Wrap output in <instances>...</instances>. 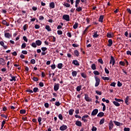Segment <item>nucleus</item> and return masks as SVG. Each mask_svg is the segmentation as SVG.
<instances>
[{"instance_id": "nucleus-1", "label": "nucleus", "mask_w": 131, "mask_h": 131, "mask_svg": "<svg viewBox=\"0 0 131 131\" xmlns=\"http://www.w3.org/2000/svg\"><path fill=\"white\" fill-rule=\"evenodd\" d=\"M95 78L96 81L95 86L97 88V86H99V85L100 84V78L97 76H96Z\"/></svg>"}, {"instance_id": "nucleus-2", "label": "nucleus", "mask_w": 131, "mask_h": 131, "mask_svg": "<svg viewBox=\"0 0 131 131\" xmlns=\"http://www.w3.org/2000/svg\"><path fill=\"white\" fill-rule=\"evenodd\" d=\"M63 20H66V21H70V17L69 16V15L65 14L63 15Z\"/></svg>"}, {"instance_id": "nucleus-3", "label": "nucleus", "mask_w": 131, "mask_h": 131, "mask_svg": "<svg viewBox=\"0 0 131 131\" xmlns=\"http://www.w3.org/2000/svg\"><path fill=\"white\" fill-rule=\"evenodd\" d=\"M114 124H113V121H112V120H111L109 124H108V127H109V130H112V128H113V126H114Z\"/></svg>"}, {"instance_id": "nucleus-4", "label": "nucleus", "mask_w": 131, "mask_h": 131, "mask_svg": "<svg viewBox=\"0 0 131 131\" xmlns=\"http://www.w3.org/2000/svg\"><path fill=\"white\" fill-rule=\"evenodd\" d=\"M59 88H60V84L59 83L54 84V90L55 92H57L59 90Z\"/></svg>"}, {"instance_id": "nucleus-5", "label": "nucleus", "mask_w": 131, "mask_h": 131, "mask_svg": "<svg viewBox=\"0 0 131 131\" xmlns=\"http://www.w3.org/2000/svg\"><path fill=\"white\" fill-rule=\"evenodd\" d=\"M110 64H113V66H114V64H115V59L114 58V57L113 56L111 57Z\"/></svg>"}, {"instance_id": "nucleus-6", "label": "nucleus", "mask_w": 131, "mask_h": 131, "mask_svg": "<svg viewBox=\"0 0 131 131\" xmlns=\"http://www.w3.org/2000/svg\"><path fill=\"white\" fill-rule=\"evenodd\" d=\"M88 117H89V115H84L82 117V121H83L84 122H88V120L86 119V118H88Z\"/></svg>"}, {"instance_id": "nucleus-7", "label": "nucleus", "mask_w": 131, "mask_h": 131, "mask_svg": "<svg viewBox=\"0 0 131 131\" xmlns=\"http://www.w3.org/2000/svg\"><path fill=\"white\" fill-rule=\"evenodd\" d=\"M98 112L99 111L98 110V109H95L92 112L91 115H92L93 116H95V115H97V114H98Z\"/></svg>"}, {"instance_id": "nucleus-8", "label": "nucleus", "mask_w": 131, "mask_h": 131, "mask_svg": "<svg viewBox=\"0 0 131 131\" xmlns=\"http://www.w3.org/2000/svg\"><path fill=\"white\" fill-rule=\"evenodd\" d=\"M9 76H10V77L11 78V79H10L11 81H16V76H13L12 74H10L9 75Z\"/></svg>"}, {"instance_id": "nucleus-9", "label": "nucleus", "mask_w": 131, "mask_h": 131, "mask_svg": "<svg viewBox=\"0 0 131 131\" xmlns=\"http://www.w3.org/2000/svg\"><path fill=\"white\" fill-rule=\"evenodd\" d=\"M0 45H1V46H2V47H3V48H4L5 50H7V49H8V46L5 45V42H4V41H0Z\"/></svg>"}, {"instance_id": "nucleus-10", "label": "nucleus", "mask_w": 131, "mask_h": 131, "mask_svg": "<svg viewBox=\"0 0 131 131\" xmlns=\"http://www.w3.org/2000/svg\"><path fill=\"white\" fill-rule=\"evenodd\" d=\"M85 100L87 101V102H92V99L90 98L89 97V95L85 94Z\"/></svg>"}, {"instance_id": "nucleus-11", "label": "nucleus", "mask_w": 131, "mask_h": 131, "mask_svg": "<svg viewBox=\"0 0 131 131\" xmlns=\"http://www.w3.org/2000/svg\"><path fill=\"white\" fill-rule=\"evenodd\" d=\"M5 37H6V38H11V37H12V34L9 33H5Z\"/></svg>"}, {"instance_id": "nucleus-12", "label": "nucleus", "mask_w": 131, "mask_h": 131, "mask_svg": "<svg viewBox=\"0 0 131 131\" xmlns=\"http://www.w3.org/2000/svg\"><path fill=\"white\" fill-rule=\"evenodd\" d=\"M0 64L1 65H6V61L3 58L0 57Z\"/></svg>"}, {"instance_id": "nucleus-13", "label": "nucleus", "mask_w": 131, "mask_h": 131, "mask_svg": "<svg viewBox=\"0 0 131 131\" xmlns=\"http://www.w3.org/2000/svg\"><path fill=\"white\" fill-rule=\"evenodd\" d=\"M60 130H66V129H67V126L66 125H63L60 127Z\"/></svg>"}, {"instance_id": "nucleus-14", "label": "nucleus", "mask_w": 131, "mask_h": 131, "mask_svg": "<svg viewBox=\"0 0 131 131\" xmlns=\"http://www.w3.org/2000/svg\"><path fill=\"white\" fill-rule=\"evenodd\" d=\"M76 125L77 126H81L82 125V123L80 121H76L75 123Z\"/></svg>"}, {"instance_id": "nucleus-15", "label": "nucleus", "mask_w": 131, "mask_h": 131, "mask_svg": "<svg viewBox=\"0 0 131 131\" xmlns=\"http://www.w3.org/2000/svg\"><path fill=\"white\" fill-rule=\"evenodd\" d=\"M114 122L115 124L116 125H117V126H121V125H122V124H123L122 123H121L119 122H117L116 121H114Z\"/></svg>"}, {"instance_id": "nucleus-16", "label": "nucleus", "mask_w": 131, "mask_h": 131, "mask_svg": "<svg viewBox=\"0 0 131 131\" xmlns=\"http://www.w3.org/2000/svg\"><path fill=\"white\" fill-rule=\"evenodd\" d=\"M72 63L73 64H74V65H75L76 66H79V63L77 60H73Z\"/></svg>"}, {"instance_id": "nucleus-17", "label": "nucleus", "mask_w": 131, "mask_h": 131, "mask_svg": "<svg viewBox=\"0 0 131 131\" xmlns=\"http://www.w3.org/2000/svg\"><path fill=\"white\" fill-rule=\"evenodd\" d=\"M50 9H54L55 8V3H54V2L50 3Z\"/></svg>"}, {"instance_id": "nucleus-18", "label": "nucleus", "mask_w": 131, "mask_h": 131, "mask_svg": "<svg viewBox=\"0 0 131 131\" xmlns=\"http://www.w3.org/2000/svg\"><path fill=\"white\" fill-rule=\"evenodd\" d=\"M41 43H42V42H41V41H40V40H37L36 41V45L37 46H41Z\"/></svg>"}, {"instance_id": "nucleus-19", "label": "nucleus", "mask_w": 131, "mask_h": 131, "mask_svg": "<svg viewBox=\"0 0 131 131\" xmlns=\"http://www.w3.org/2000/svg\"><path fill=\"white\" fill-rule=\"evenodd\" d=\"M113 103L116 107H119V106H120V103H118L117 101H114Z\"/></svg>"}, {"instance_id": "nucleus-20", "label": "nucleus", "mask_w": 131, "mask_h": 131, "mask_svg": "<svg viewBox=\"0 0 131 131\" xmlns=\"http://www.w3.org/2000/svg\"><path fill=\"white\" fill-rule=\"evenodd\" d=\"M107 37L109 38H111V37H113V33H107L106 35Z\"/></svg>"}, {"instance_id": "nucleus-21", "label": "nucleus", "mask_w": 131, "mask_h": 131, "mask_svg": "<svg viewBox=\"0 0 131 131\" xmlns=\"http://www.w3.org/2000/svg\"><path fill=\"white\" fill-rule=\"evenodd\" d=\"M129 100V97L127 96L125 99V103L126 105H128V101Z\"/></svg>"}, {"instance_id": "nucleus-22", "label": "nucleus", "mask_w": 131, "mask_h": 131, "mask_svg": "<svg viewBox=\"0 0 131 131\" xmlns=\"http://www.w3.org/2000/svg\"><path fill=\"white\" fill-rule=\"evenodd\" d=\"M72 75L73 76V77H76V75H77V72L74 71L72 73Z\"/></svg>"}, {"instance_id": "nucleus-23", "label": "nucleus", "mask_w": 131, "mask_h": 131, "mask_svg": "<svg viewBox=\"0 0 131 131\" xmlns=\"http://www.w3.org/2000/svg\"><path fill=\"white\" fill-rule=\"evenodd\" d=\"M108 41V46L111 47V46H112L113 43V41H112V39H109Z\"/></svg>"}, {"instance_id": "nucleus-24", "label": "nucleus", "mask_w": 131, "mask_h": 131, "mask_svg": "<svg viewBox=\"0 0 131 131\" xmlns=\"http://www.w3.org/2000/svg\"><path fill=\"white\" fill-rule=\"evenodd\" d=\"M99 36V34H98V31H96L94 33V35H93V37L95 38H97Z\"/></svg>"}, {"instance_id": "nucleus-25", "label": "nucleus", "mask_w": 131, "mask_h": 131, "mask_svg": "<svg viewBox=\"0 0 131 131\" xmlns=\"http://www.w3.org/2000/svg\"><path fill=\"white\" fill-rule=\"evenodd\" d=\"M98 117H103L104 116V113L103 112H100L97 115Z\"/></svg>"}, {"instance_id": "nucleus-26", "label": "nucleus", "mask_w": 131, "mask_h": 131, "mask_svg": "<svg viewBox=\"0 0 131 131\" xmlns=\"http://www.w3.org/2000/svg\"><path fill=\"white\" fill-rule=\"evenodd\" d=\"M74 112V110L71 109L69 111V113L70 115H73V113Z\"/></svg>"}, {"instance_id": "nucleus-27", "label": "nucleus", "mask_w": 131, "mask_h": 131, "mask_svg": "<svg viewBox=\"0 0 131 131\" xmlns=\"http://www.w3.org/2000/svg\"><path fill=\"white\" fill-rule=\"evenodd\" d=\"M64 7H66V8H70V4L69 3H64L63 4Z\"/></svg>"}, {"instance_id": "nucleus-28", "label": "nucleus", "mask_w": 131, "mask_h": 131, "mask_svg": "<svg viewBox=\"0 0 131 131\" xmlns=\"http://www.w3.org/2000/svg\"><path fill=\"white\" fill-rule=\"evenodd\" d=\"M2 23L4 25H6L7 26H9V24H8V23L7 22V21H6V20H3Z\"/></svg>"}, {"instance_id": "nucleus-29", "label": "nucleus", "mask_w": 131, "mask_h": 131, "mask_svg": "<svg viewBox=\"0 0 131 131\" xmlns=\"http://www.w3.org/2000/svg\"><path fill=\"white\" fill-rule=\"evenodd\" d=\"M46 29L48 30V31H52V30L51 29V27H50V26L47 25L45 27Z\"/></svg>"}, {"instance_id": "nucleus-30", "label": "nucleus", "mask_w": 131, "mask_h": 131, "mask_svg": "<svg viewBox=\"0 0 131 131\" xmlns=\"http://www.w3.org/2000/svg\"><path fill=\"white\" fill-rule=\"evenodd\" d=\"M91 68L93 70H96V69H97V68H96V64L93 63L91 66Z\"/></svg>"}, {"instance_id": "nucleus-31", "label": "nucleus", "mask_w": 131, "mask_h": 131, "mask_svg": "<svg viewBox=\"0 0 131 131\" xmlns=\"http://www.w3.org/2000/svg\"><path fill=\"white\" fill-rule=\"evenodd\" d=\"M77 27H78V23H75L73 26V28L74 29H77Z\"/></svg>"}, {"instance_id": "nucleus-32", "label": "nucleus", "mask_w": 131, "mask_h": 131, "mask_svg": "<svg viewBox=\"0 0 131 131\" xmlns=\"http://www.w3.org/2000/svg\"><path fill=\"white\" fill-rule=\"evenodd\" d=\"M104 19V16L103 15H101L99 19V22H103V19Z\"/></svg>"}, {"instance_id": "nucleus-33", "label": "nucleus", "mask_w": 131, "mask_h": 131, "mask_svg": "<svg viewBox=\"0 0 131 131\" xmlns=\"http://www.w3.org/2000/svg\"><path fill=\"white\" fill-rule=\"evenodd\" d=\"M74 54L77 57H78V56H79V52H78V51L77 50L74 51Z\"/></svg>"}, {"instance_id": "nucleus-34", "label": "nucleus", "mask_w": 131, "mask_h": 131, "mask_svg": "<svg viewBox=\"0 0 131 131\" xmlns=\"http://www.w3.org/2000/svg\"><path fill=\"white\" fill-rule=\"evenodd\" d=\"M101 78L103 80H109V79H110L109 77H108L102 76V77H101Z\"/></svg>"}, {"instance_id": "nucleus-35", "label": "nucleus", "mask_w": 131, "mask_h": 131, "mask_svg": "<svg viewBox=\"0 0 131 131\" xmlns=\"http://www.w3.org/2000/svg\"><path fill=\"white\" fill-rule=\"evenodd\" d=\"M76 10L77 12H80L81 11H82V8L79 7H77Z\"/></svg>"}, {"instance_id": "nucleus-36", "label": "nucleus", "mask_w": 131, "mask_h": 131, "mask_svg": "<svg viewBox=\"0 0 131 131\" xmlns=\"http://www.w3.org/2000/svg\"><path fill=\"white\" fill-rule=\"evenodd\" d=\"M20 114H25L26 113V111L25 110H21L20 111Z\"/></svg>"}, {"instance_id": "nucleus-37", "label": "nucleus", "mask_w": 131, "mask_h": 131, "mask_svg": "<svg viewBox=\"0 0 131 131\" xmlns=\"http://www.w3.org/2000/svg\"><path fill=\"white\" fill-rule=\"evenodd\" d=\"M116 102H123V100L121 99L115 98Z\"/></svg>"}, {"instance_id": "nucleus-38", "label": "nucleus", "mask_w": 131, "mask_h": 131, "mask_svg": "<svg viewBox=\"0 0 131 131\" xmlns=\"http://www.w3.org/2000/svg\"><path fill=\"white\" fill-rule=\"evenodd\" d=\"M62 66H63V64H62V63H58V66H57L58 69H62Z\"/></svg>"}, {"instance_id": "nucleus-39", "label": "nucleus", "mask_w": 131, "mask_h": 131, "mask_svg": "<svg viewBox=\"0 0 131 131\" xmlns=\"http://www.w3.org/2000/svg\"><path fill=\"white\" fill-rule=\"evenodd\" d=\"M58 118L60 120H63V116L62 115V114H59L58 115Z\"/></svg>"}, {"instance_id": "nucleus-40", "label": "nucleus", "mask_w": 131, "mask_h": 131, "mask_svg": "<svg viewBox=\"0 0 131 131\" xmlns=\"http://www.w3.org/2000/svg\"><path fill=\"white\" fill-rule=\"evenodd\" d=\"M93 73L95 74V75H100V73H99L98 71H94Z\"/></svg>"}, {"instance_id": "nucleus-41", "label": "nucleus", "mask_w": 131, "mask_h": 131, "mask_svg": "<svg viewBox=\"0 0 131 131\" xmlns=\"http://www.w3.org/2000/svg\"><path fill=\"white\" fill-rule=\"evenodd\" d=\"M37 45H36V43L35 42H33L32 43V45H31V46L33 47V48H36V47Z\"/></svg>"}, {"instance_id": "nucleus-42", "label": "nucleus", "mask_w": 131, "mask_h": 131, "mask_svg": "<svg viewBox=\"0 0 131 131\" xmlns=\"http://www.w3.org/2000/svg\"><path fill=\"white\" fill-rule=\"evenodd\" d=\"M81 75L82 77H83V78H86V74H85L84 73H81Z\"/></svg>"}, {"instance_id": "nucleus-43", "label": "nucleus", "mask_w": 131, "mask_h": 131, "mask_svg": "<svg viewBox=\"0 0 131 131\" xmlns=\"http://www.w3.org/2000/svg\"><path fill=\"white\" fill-rule=\"evenodd\" d=\"M105 121V119L103 118L100 121L99 124H103Z\"/></svg>"}, {"instance_id": "nucleus-44", "label": "nucleus", "mask_w": 131, "mask_h": 131, "mask_svg": "<svg viewBox=\"0 0 131 131\" xmlns=\"http://www.w3.org/2000/svg\"><path fill=\"white\" fill-rule=\"evenodd\" d=\"M23 28H24V31H25L27 29V28H28V26L26 24L24 26Z\"/></svg>"}, {"instance_id": "nucleus-45", "label": "nucleus", "mask_w": 131, "mask_h": 131, "mask_svg": "<svg viewBox=\"0 0 131 131\" xmlns=\"http://www.w3.org/2000/svg\"><path fill=\"white\" fill-rule=\"evenodd\" d=\"M26 48V43L24 42L21 45V49H25Z\"/></svg>"}, {"instance_id": "nucleus-46", "label": "nucleus", "mask_w": 131, "mask_h": 131, "mask_svg": "<svg viewBox=\"0 0 131 131\" xmlns=\"http://www.w3.org/2000/svg\"><path fill=\"white\" fill-rule=\"evenodd\" d=\"M76 90L77 92H80V90H81V86H78Z\"/></svg>"}, {"instance_id": "nucleus-47", "label": "nucleus", "mask_w": 131, "mask_h": 131, "mask_svg": "<svg viewBox=\"0 0 131 131\" xmlns=\"http://www.w3.org/2000/svg\"><path fill=\"white\" fill-rule=\"evenodd\" d=\"M41 50H42V52H46V51L48 50V48H47L46 47H42L41 48Z\"/></svg>"}, {"instance_id": "nucleus-48", "label": "nucleus", "mask_w": 131, "mask_h": 131, "mask_svg": "<svg viewBox=\"0 0 131 131\" xmlns=\"http://www.w3.org/2000/svg\"><path fill=\"white\" fill-rule=\"evenodd\" d=\"M98 62H99V63H100V64H104V62L103 61V59H99Z\"/></svg>"}, {"instance_id": "nucleus-49", "label": "nucleus", "mask_w": 131, "mask_h": 131, "mask_svg": "<svg viewBox=\"0 0 131 131\" xmlns=\"http://www.w3.org/2000/svg\"><path fill=\"white\" fill-rule=\"evenodd\" d=\"M104 70H105V73H106V74H109V73H110L109 70L107 68H105Z\"/></svg>"}, {"instance_id": "nucleus-50", "label": "nucleus", "mask_w": 131, "mask_h": 131, "mask_svg": "<svg viewBox=\"0 0 131 131\" xmlns=\"http://www.w3.org/2000/svg\"><path fill=\"white\" fill-rule=\"evenodd\" d=\"M37 91H38V88H34L33 89L34 93H37Z\"/></svg>"}, {"instance_id": "nucleus-51", "label": "nucleus", "mask_w": 131, "mask_h": 131, "mask_svg": "<svg viewBox=\"0 0 131 131\" xmlns=\"http://www.w3.org/2000/svg\"><path fill=\"white\" fill-rule=\"evenodd\" d=\"M23 39L26 41V42H27L28 41V39H27V37L26 36H24L23 37Z\"/></svg>"}, {"instance_id": "nucleus-52", "label": "nucleus", "mask_w": 131, "mask_h": 131, "mask_svg": "<svg viewBox=\"0 0 131 131\" xmlns=\"http://www.w3.org/2000/svg\"><path fill=\"white\" fill-rule=\"evenodd\" d=\"M5 124H6V121H3L2 122V125H1V126H2V128H3V127H4V125H5Z\"/></svg>"}, {"instance_id": "nucleus-53", "label": "nucleus", "mask_w": 131, "mask_h": 131, "mask_svg": "<svg viewBox=\"0 0 131 131\" xmlns=\"http://www.w3.org/2000/svg\"><path fill=\"white\" fill-rule=\"evenodd\" d=\"M119 64L122 66H124V65H125V63L123 61H120Z\"/></svg>"}, {"instance_id": "nucleus-54", "label": "nucleus", "mask_w": 131, "mask_h": 131, "mask_svg": "<svg viewBox=\"0 0 131 131\" xmlns=\"http://www.w3.org/2000/svg\"><path fill=\"white\" fill-rule=\"evenodd\" d=\"M57 33L59 34V35H61V34H63V32H62L61 30H59L57 31Z\"/></svg>"}, {"instance_id": "nucleus-55", "label": "nucleus", "mask_w": 131, "mask_h": 131, "mask_svg": "<svg viewBox=\"0 0 131 131\" xmlns=\"http://www.w3.org/2000/svg\"><path fill=\"white\" fill-rule=\"evenodd\" d=\"M38 122H39V124H41V118H40V117H39V118H38Z\"/></svg>"}, {"instance_id": "nucleus-56", "label": "nucleus", "mask_w": 131, "mask_h": 131, "mask_svg": "<svg viewBox=\"0 0 131 131\" xmlns=\"http://www.w3.org/2000/svg\"><path fill=\"white\" fill-rule=\"evenodd\" d=\"M55 105L56 106H60V102H59V101L56 102L55 103Z\"/></svg>"}, {"instance_id": "nucleus-57", "label": "nucleus", "mask_w": 131, "mask_h": 131, "mask_svg": "<svg viewBox=\"0 0 131 131\" xmlns=\"http://www.w3.org/2000/svg\"><path fill=\"white\" fill-rule=\"evenodd\" d=\"M96 94H97V95H99V96H101V95H102V92L98 91H96Z\"/></svg>"}, {"instance_id": "nucleus-58", "label": "nucleus", "mask_w": 131, "mask_h": 131, "mask_svg": "<svg viewBox=\"0 0 131 131\" xmlns=\"http://www.w3.org/2000/svg\"><path fill=\"white\" fill-rule=\"evenodd\" d=\"M92 131H97V127L93 126L92 127Z\"/></svg>"}, {"instance_id": "nucleus-59", "label": "nucleus", "mask_w": 131, "mask_h": 131, "mask_svg": "<svg viewBox=\"0 0 131 131\" xmlns=\"http://www.w3.org/2000/svg\"><path fill=\"white\" fill-rule=\"evenodd\" d=\"M122 86V83L120 82V81H118V86Z\"/></svg>"}, {"instance_id": "nucleus-60", "label": "nucleus", "mask_w": 131, "mask_h": 131, "mask_svg": "<svg viewBox=\"0 0 131 131\" xmlns=\"http://www.w3.org/2000/svg\"><path fill=\"white\" fill-rule=\"evenodd\" d=\"M39 20H42L45 19V17L42 15H41L39 17Z\"/></svg>"}, {"instance_id": "nucleus-61", "label": "nucleus", "mask_w": 131, "mask_h": 131, "mask_svg": "<svg viewBox=\"0 0 131 131\" xmlns=\"http://www.w3.org/2000/svg\"><path fill=\"white\" fill-rule=\"evenodd\" d=\"M51 67L52 69L54 70L56 68V65L55 64H52L51 66Z\"/></svg>"}, {"instance_id": "nucleus-62", "label": "nucleus", "mask_w": 131, "mask_h": 131, "mask_svg": "<svg viewBox=\"0 0 131 131\" xmlns=\"http://www.w3.org/2000/svg\"><path fill=\"white\" fill-rule=\"evenodd\" d=\"M31 63H32V64H35V60H34V59H31Z\"/></svg>"}, {"instance_id": "nucleus-63", "label": "nucleus", "mask_w": 131, "mask_h": 131, "mask_svg": "<svg viewBox=\"0 0 131 131\" xmlns=\"http://www.w3.org/2000/svg\"><path fill=\"white\" fill-rule=\"evenodd\" d=\"M130 130V129H129V128L125 127L124 128V131H129Z\"/></svg>"}, {"instance_id": "nucleus-64", "label": "nucleus", "mask_w": 131, "mask_h": 131, "mask_svg": "<svg viewBox=\"0 0 131 131\" xmlns=\"http://www.w3.org/2000/svg\"><path fill=\"white\" fill-rule=\"evenodd\" d=\"M126 54H127V55H130V56H131V52L129 51H127L126 52Z\"/></svg>"}]
</instances>
